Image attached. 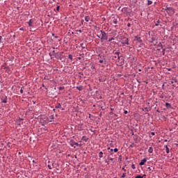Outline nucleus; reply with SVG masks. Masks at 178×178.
<instances>
[{
    "label": "nucleus",
    "instance_id": "1",
    "mask_svg": "<svg viewBox=\"0 0 178 178\" xmlns=\"http://www.w3.org/2000/svg\"><path fill=\"white\" fill-rule=\"evenodd\" d=\"M165 10L167 12L169 16H173V15H175V9H173L172 7L167 6L166 8H165Z\"/></svg>",
    "mask_w": 178,
    "mask_h": 178
},
{
    "label": "nucleus",
    "instance_id": "2",
    "mask_svg": "<svg viewBox=\"0 0 178 178\" xmlns=\"http://www.w3.org/2000/svg\"><path fill=\"white\" fill-rule=\"evenodd\" d=\"M122 13L127 15V16H130L131 15V10L129 9V8L124 7L122 9Z\"/></svg>",
    "mask_w": 178,
    "mask_h": 178
},
{
    "label": "nucleus",
    "instance_id": "3",
    "mask_svg": "<svg viewBox=\"0 0 178 178\" xmlns=\"http://www.w3.org/2000/svg\"><path fill=\"white\" fill-rule=\"evenodd\" d=\"M117 66H122V65H124V59H123V57H119L118 60H116Z\"/></svg>",
    "mask_w": 178,
    "mask_h": 178
},
{
    "label": "nucleus",
    "instance_id": "4",
    "mask_svg": "<svg viewBox=\"0 0 178 178\" xmlns=\"http://www.w3.org/2000/svg\"><path fill=\"white\" fill-rule=\"evenodd\" d=\"M100 33H102V37L100 38L102 42H104V40H108V33H106L104 31H100Z\"/></svg>",
    "mask_w": 178,
    "mask_h": 178
},
{
    "label": "nucleus",
    "instance_id": "5",
    "mask_svg": "<svg viewBox=\"0 0 178 178\" xmlns=\"http://www.w3.org/2000/svg\"><path fill=\"white\" fill-rule=\"evenodd\" d=\"M122 41L121 43L122 45H129V38H121Z\"/></svg>",
    "mask_w": 178,
    "mask_h": 178
},
{
    "label": "nucleus",
    "instance_id": "6",
    "mask_svg": "<svg viewBox=\"0 0 178 178\" xmlns=\"http://www.w3.org/2000/svg\"><path fill=\"white\" fill-rule=\"evenodd\" d=\"M70 145H71V147H74V148H76V147H79V145L80 147H81V145H79V143L74 142V140H71L70 141ZM74 145H76V146H74Z\"/></svg>",
    "mask_w": 178,
    "mask_h": 178
},
{
    "label": "nucleus",
    "instance_id": "7",
    "mask_svg": "<svg viewBox=\"0 0 178 178\" xmlns=\"http://www.w3.org/2000/svg\"><path fill=\"white\" fill-rule=\"evenodd\" d=\"M64 52L61 51L60 53H57L55 55V58H56V59H58L59 60H62V55H63Z\"/></svg>",
    "mask_w": 178,
    "mask_h": 178
},
{
    "label": "nucleus",
    "instance_id": "8",
    "mask_svg": "<svg viewBox=\"0 0 178 178\" xmlns=\"http://www.w3.org/2000/svg\"><path fill=\"white\" fill-rule=\"evenodd\" d=\"M111 24H118V19L115 17H113L111 19Z\"/></svg>",
    "mask_w": 178,
    "mask_h": 178
},
{
    "label": "nucleus",
    "instance_id": "9",
    "mask_svg": "<svg viewBox=\"0 0 178 178\" xmlns=\"http://www.w3.org/2000/svg\"><path fill=\"white\" fill-rule=\"evenodd\" d=\"M120 52H119V51L115 52V53H114L113 58H114L115 59H118V58L120 57Z\"/></svg>",
    "mask_w": 178,
    "mask_h": 178
},
{
    "label": "nucleus",
    "instance_id": "10",
    "mask_svg": "<svg viewBox=\"0 0 178 178\" xmlns=\"http://www.w3.org/2000/svg\"><path fill=\"white\" fill-rule=\"evenodd\" d=\"M145 162H147V159H143V160H141L140 163H139V165L140 166H143V165H145Z\"/></svg>",
    "mask_w": 178,
    "mask_h": 178
},
{
    "label": "nucleus",
    "instance_id": "11",
    "mask_svg": "<svg viewBox=\"0 0 178 178\" xmlns=\"http://www.w3.org/2000/svg\"><path fill=\"white\" fill-rule=\"evenodd\" d=\"M85 21L87 22H92V20L91 19V17H90V16L85 17Z\"/></svg>",
    "mask_w": 178,
    "mask_h": 178
},
{
    "label": "nucleus",
    "instance_id": "12",
    "mask_svg": "<svg viewBox=\"0 0 178 178\" xmlns=\"http://www.w3.org/2000/svg\"><path fill=\"white\" fill-rule=\"evenodd\" d=\"M58 53L55 52V50H54L51 53H49V55L51 56V58L52 59L54 57L52 56H55V55H56Z\"/></svg>",
    "mask_w": 178,
    "mask_h": 178
},
{
    "label": "nucleus",
    "instance_id": "13",
    "mask_svg": "<svg viewBox=\"0 0 178 178\" xmlns=\"http://www.w3.org/2000/svg\"><path fill=\"white\" fill-rule=\"evenodd\" d=\"M165 106H166L167 109H172V104H170L168 102L165 103Z\"/></svg>",
    "mask_w": 178,
    "mask_h": 178
},
{
    "label": "nucleus",
    "instance_id": "14",
    "mask_svg": "<svg viewBox=\"0 0 178 178\" xmlns=\"http://www.w3.org/2000/svg\"><path fill=\"white\" fill-rule=\"evenodd\" d=\"M135 38H136V41H138V42H143V40H141L140 37L135 36Z\"/></svg>",
    "mask_w": 178,
    "mask_h": 178
},
{
    "label": "nucleus",
    "instance_id": "15",
    "mask_svg": "<svg viewBox=\"0 0 178 178\" xmlns=\"http://www.w3.org/2000/svg\"><path fill=\"white\" fill-rule=\"evenodd\" d=\"M55 108L56 109H60L62 108V105L60 104V103H58L57 105H56Z\"/></svg>",
    "mask_w": 178,
    "mask_h": 178
},
{
    "label": "nucleus",
    "instance_id": "16",
    "mask_svg": "<svg viewBox=\"0 0 178 178\" xmlns=\"http://www.w3.org/2000/svg\"><path fill=\"white\" fill-rule=\"evenodd\" d=\"M148 152H149V154H152V152H154V149L152 148V147H150L149 148Z\"/></svg>",
    "mask_w": 178,
    "mask_h": 178
},
{
    "label": "nucleus",
    "instance_id": "17",
    "mask_svg": "<svg viewBox=\"0 0 178 178\" xmlns=\"http://www.w3.org/2000/svg\"><path fill=\"white\" fill-rule=\"evenodd\" d=\"M28 24L29 27H31V26H33V19H30L28 22Z\"/></svg>",
    "mask_w": 178,
    "mask_h": 178
},
{
    "label": "nucleus",
    "instance_id": "18",
    "mask_svg": "<svg viewBox=\"0 0 178 178\" xmlns=\"http://www.w3.org/2000/svg\"><path fill=\"white\" fill-rule=\"evenodd\" d=\"M81 140H82L83 141L87 142V141H88V138H87L86 136H83L82 138H81Z\"/></svg>",
    "mask_w": 178,
    "mask_h": 178
},
{
    "label": "nucleus",
    "instance_id": "19",
    "mask_svg": "<svg viewBox=\"0 0 178 178\" xmlns=\"http://www.w3.org/2000/svg\"><path fill=\"white\" fill-rule=\"evenodd\" d=\"M76 90H79V91H81L83 90V86H76Z\"/></svg>",
    "mask_w": 178,
    "mask_h": 178
},
{
    "label": "nucleus",
    "instance_id": "20",
    "mask_svg": "<svg viewBox=\"0 0 178 178\" xmlns=\"http://www.w3.org/2000/svg\"><path fill=\"white\" fill-rule=\"evenodd\" d=\"M99 158H104V152H100L99 153Z\"/></svg>",
    "mask_w": 178,
    "mask_h": 178
},
{
    "label": "nucleus",
    "instance_id": "21",
    "mask_svg": "<svg viewBox=\"0 0 178 178\" xmlns=\"http://www.w3.org/2000/svg\"><path fill=\"white\" fill-rule=\"evenodd\" d=\"M49 122H52V120H54V115H50L49 117Z\"/></svg>",
    "mask_w": 178,
    "mask_h": 178
},
{
    "label": "nucleus",
    "instance_id": "22",
    "mask_svg": "<svg viewBox=\"0 0 178 178\" xmlns=\"http://www.w3.org/2000/svg\"><path fill=\"white\" fill-rule=\"evenodd\" d=\"M175 83H177V80L176 79H172V81H171V84H175Z\"/></svg>",
    "mask_w": 178,
    "mask_h": 178
},
{
    "label": "nucleus",
    "instance_id": "23",
    "mask_svg": "<svg viewBox=\"0 0 178 178\" xmlns=\"http://www.w3.org/2000/svg\"><path fill=\"white\" fill-rule=\"evenodd\" d=\"M68 58L70 59V60H73V56L72 54H69Z\"/></svg>",
    "mask_w": 178,
    "mask_h": 178
},
{
    "label": "nucleus",
    "instance_id": "24",
    "mask_svg": "<svg viewBox=\"0 0 178 178\" xmlns=\"http://www.w3.org/2000/svg\"><path fill=\"white\" fill-rule=\"evenodd\" d=\"M1 102H3V104H6V102H8V99L6 97L4 99L1 101Z\"/></svg>",
    "mask_w": 178,
    "mask_h": 178
},
{
    "label": "nucleus",
    "instance_id": "25",
    "mask_svg": "<svg viewBox=\"0 0 178 178\" xmlns=\"http://www.w3.org/2000/svg\"><path fill=\"white\" fill-rule=\"evenodd\" d=\"M165 151L167 154H169V147H168V145H165Z\"/></svg>",
    "mask_w": 178,
    "mask_h": 178
},
{
    "label": "nucleus",
    "instance_id": "26",
    "mask_svg": "<svg viewBox=\"0 0 178 178\" xmlns=\"http://www.w3.org/2000/svg\"><path fill=\"white\" fill-rule=\"evenodd\" d=\"M79 60H84V56L78 57Z\"/></svg>",
    "mask_w": 178,
    "mask_h": 178
},
{
    "label": "nucleus",
    "instance_id": "27",
    "mask_svg": "<svg viewBox=\"0 0 178 178\" xmlns=\"http://www.w3.org/2000/svg\"><path fill=\"white\" fill-rule=\"evenodd\" d=\"M58 90H60V91H61L62 90H65V86H60L58 88Z\"/></svg>",
    "mask_w": 178,
    "mask_h": 178
},
{
    "label": "nucleus",
    "instance_id": "28",
    "mask_svg": "<svg viewBox=\"0 0 178 178\" xmlns=\"http://www.w3.org/2000/svg\"><path fill=\"white\" fill-rule=\"evenodd\" d=\"M108 159H109V161H111V162H113V158H111L110 156H108Z\"/></svg>",
    "mask_w": 178,
    "mask_h": 178
},
{
    "label": "nucleus",
    "instance_id": "29",
    "mask_svg": "<svg viewBox=\"0 0 178 178\" xmlns=\"http://www.w3.org/2000/svg\"><path fill=\"white\" fill-rule=\"evenodd\" d=\"M159 23H161V21L159 19V20L157 21V23L155 24V26H159Z\"/></svg>",
    "mask_w": 178,
    "mask_h": 178
},
{
    "label": "nucleus",
    "instance_id": "30",
    "mask_svg": "<svg viewBox=\"0 0 178 178\" xmlns=\"http://www.w3.org/2000/svg\"><path fill=\"white\" fill-rule=\"evenodd\" d=\"M147 5H152V1L148 0V1H147Z\"/></svg>",
    "mask_w": 178,
    "mask_h": 178
},
{
    "label": "nucleus",
    "instance_id": "31",
    "mask_svg": "<svg viewBox=\"0 0 178 178\" xmlns=\"http://www.w3.org/2000/svg\"><path fill=\"white\" fill-rule=\"evenodd\" d=\"M122 178L126 177V172H124L122 175L121 176Z\"/></svg>",
    "mask_w": 178,
    "mask_h": 178
},
{
    "label": "nucleus",
    "instance_id": "32",
    "mask_svg": "<svg viewBox=\"0 0 178 178\" xmlns=\"http://www.w3.org/2000/svg\"><path fill=\"white\" fill-rule=\"evenodd\" d=\"M113 40H115L114 38H111L108 39V42H111V41H113Z\"/></svg>",
    "mask_w": 178,
    "mask_h": 178
},
{
    "label": "nucleus",
    "instance_id": "33",
    "mask_svg": "<svg viewBox=\"0 0 178 178\" xmlns=\"http://www.w3.org/2000/svg\"><path fill=\"white\" fill-rule=\"evenodd\" d=\"M81 48H83V49H84V48H86V46H84V44H81Z\"/></svg>",
    "mask_w": 178,
    "mask_h": 178
},
{
    "label": "nucleus",
    "instance_id": "34",
    "mask_svg": "<svg viewBox=\"0 0 178 178\" xmlns=\"http://www.w3.org/2000/svg\"><path fill=\"white\" fill-rule=\"evenodd\" d=\"M131 168H132V169H136V165L132 164V165H131Z\"/></svg>",
    "mask_w": 178,
    "mask_h": 178
},
{
    "label": "nucleus",
    "instance_id": "35",
    "mask_svg": "<svg viewBox=\"0 0 178 178\" xmlns=\"http://www.w3.org/2000/svg\"><path fill=\"white\" fill-rule=\"evenodd\" d=\"M135 178H143V176H141V175H138V176H136Z\"/></svg>",
    "mask_w": 178,
    "mask_h": 178
},
{
    "label": "nucleus",
    "instance_id": "36",
    "mask_svg": "<svg viewBox=\"0 0 178 178\" xmlns=\"http://www.w3.org/2000/svg\"><path fill=\"white\" fill-rule=\"evenodd\" d=\"M59 9H60V6H58L57 7H56V10H59Z\"/></svg>",
    "mask_w": 178,
    "mask_h": 178
},
{
    "label": "nucleus",
    "instance_id": "37",
    "mask_svg": "<svg viewBox=\"0 0 178 178\" xmlns=\"http://www.w3.org/2000/svg\"><path fill=\"white\" fill-rule=\"evenodd\" d=\"M118 151H119V149L118 148L114 149V152H118Z\"/></svg>",
    "mask_w": 178,
    "mask_h": 178
},
{
    "label": "nucleus",
    "instance_id": "38",
    "mask_svg": "<svg viewBox=\"0 0 178 178\" xmlns=\"http://www.w3.org/2000/svg\"><path fill=\"white\" fill-rule=\"evenodd\" d=\"M99 63H104V60H99Z\"/></svg>",
    "mask_w": 178,
    "mask_h": 178
},
{
    "label": "nucleus",
    "instance_id": "39",
    "mask_svg": "<svg viewBox=\"0 0 178 178\" xmlns=\"http://www.w3.org/2000/svg\"><path fill=\"white\" fill-rule=\"evenodd\" d=\"M7 147H8V148H10V143H8Z\"/></svg>",
    "mask_w": 178,
    "mask_h": 178
},
{
    "label": "nucleus",
    "instance_id": "40",
    "mask_svg": "<svg viewBox=\"0 0 178 178\" xmlns=\"http://www.w3.org/2000/svg\"><path fill=\"white\" fill-rule=\"evenodd\" d=\"M81 24H84V19H81Z\"/></svg>",
    "mask_w": 178,
    "mask_h": 178
},
{
    "label": "nucleus",
    "instance_id": "41",
    "mask_svg": "<svg viewBox=\"0 0 178 178\" xmlns=\"http://www.w3.org/2000/svg\"><path fill=\"white\" fill-rule=\"evenodd\" d=\"M131 24L130 23L127 24V27H131Z\"/></svg>",
    "mask_w": 178,
    "mask_h": 178
},
{
    "label": "nucleus",
    "instance_id": "42",
    "mask_svg": "<svg viewBox=\"0 0 178 178\" xmlns=\"http://www.w3.org/2000/svg\"><path fill=\"white\" fill-rule=\"evenodd\" d=\"M2 42V36H0V44Z\"/></svg>",
    "mask_w": 178,
    "mask_h": 178
},
{
    "label": "nucleus",
    "instance_id": "43",
    "mask_svg": "<svg viewBox=\"0 0 178 178\" xmlns=\"http://www.w3.org/2000/svg\"><path fill=\"white\" fill-rule=\"evenodd\" d=\"M20 92H21V94H23V88H21Z\"/></svg>",
    "mask_w": 178,
    "mask_h": 178
},
{
    "label": "nucleus",
    "instance_id": "44",
    "mask_svg": "<svg viewBox=\"0 0 178 178\" xmlns=\"http://www.w3.org/2000/svg\"><path fill=\"white\" fill-rule=\"evenodd\" d=\"M124 115H127L128 111H124Z\"/></svg>",
    "mask_w": 178,
    "mask_h": 178
},
{
    "label": "nucleus",
    "instance_id": "45",
    "mask_svg": "<svg viewBox=\"0 0 178 178\" xmlns=\"http://www.w3.org/2000/svg\"><path fill=\"white\" fill-rule=\"evenodd\" d=\"M152 136H155V132H151Z\"/></svg>",
    "mask_w": 178,
    "mask_h": 178
},
{
    "label": "nucleus",
    "instance_id": "46",
    "mask_svg": "<svg viewBox=\"0 0 178 178\" xmlns=\"http://www.w3.org/2000/svg\"><path fill=\"white\" fill-rule=\"evenodd\" d=\"M119 160H120V161H122V156H119Z\"/></svg>",
    "mask_w": 178,
    "mask_h": 178
},
{
    "label": "nucleus",
    "instance_id": "47",
    "mask_svg": "<svg viewBox=\"0 0 178 178\" xmlns=\"http://www.w3.org/2000/svg\"><path fill=\"white\" fill-rule=\"evenodd\" d=\"M148 170H149V171L152 170V169H151V167H148Z\"/></svg>",
    "mask_w": 178,
    "mask_h": 178
},
{
    "label": "nucleus",
    "instance_id": "48",
    "mask_svg": "<svg viewBox=\"0 0 178 178\" xmlns=\"http://www.w3.org/2000/svg\"><path fill=\"white\" fill-rule=\"evenodd\" d=\"M156 112H158L159 113H161V111L159 109L156 110Z\"/></svg>",
    "mask_w": 178,
    "mask_h": 178
},
{
    "label": "nucleus",
    "instance_id": "49",
    "mask_svg": "<svg viewBox=\"0 0 178 178\" xmlns=\"http://www.w3.org/2000/svg\"><path fill=\"white\" fill-rule=\"evenodd\" d=\"M122 170H124V172H126V170L124 169V167L122 168Z\"/></svg>",
    "mask_w": 178,
    "mask_h": 178
},
{
    "label": "nucleus",
    "instance_id": "50",
    "mask_svg": "<svg viewBox=\"0 0 178 178\" xmlns=\"http://www.w3.org/2000/svg\"><path fill=\"white\" fill-rule=\"evenodd\" d=\"M49 169H51V165H48Z\"/></svg>",
    "mask_w": 178,
    "mask_h": 178
},
{
    "label": "nucleus",
    "instance_id": "51",
    "mask_svg": "<svg viewBox=\"0 0 178 178\" xmlns=\"http://www.w3.org/2000/svg\"><path fill=\"white\" fill-rule=\"evenodd\" d=\"M111 152H113V149H111Z\"/></svg>",
    "mask_w": 178,
    "mask_h": 178
},
{
    "label": "nucleus",
    "instance_id": "52",
    "mask_svg": "<svg viewBox=\"0 0 178 178\" xmlns=\"http://www.w3.org/2000/svg\"><path fill=\"white\" fill-rule=\"evenodd\" d=\"M79 33H82L81 30H79Z\"/></svg>",
    "mask_w": 178,
    "mask_h": 178
},
{
    "label": "nucleus",
    "instance_id": "53",
    "mask_svg": "<svg viewBox=\"0 0 178 178\" xmlns=\"http://www.w3.org/2000/svg\"><path fill=\"white\" fill-rule=\"evenodd\" d=\"M97 37H98V38H101V37H99V35H97Z\"/></svg>",
    "mask_w": 178,
    "mask_h": 178
},
{
    "label": "nucleus",
    "instance_id": "54",
    "mask_svg": "<svg viewBox=\"0 0 178 178\" xmlns=\"http://www.w3.org/2000/svg\"><path fill=\"white\" fill-rule=\"evenodd\" d=\"M138 72H141V69H139V70H138Z\"/></svg>",
    "mask_w": 178,
    "mask_h": 178
},
{
    "label": "nucleus",
    "instance_id": "55",
    "mask_svg": "<svg viewBox=\"0 0 178 178\" xmlns=\"http://www.w3.org/2000/svg\"><path fill=\"white\" fill-rule=\"evenodd\" d=\"M145 177V175H143V176H142V177Z\"/></svg>",
    "mask_w": 178,
    "mask_h": 178
},
{
    "label": "nucleus",
    "instance_id": "56",
    "mask_svg": "<svg viewBox=\"0 0 178 178\" xmlns=\"http://www.w3.org/2000/svg\"><path fill=\"white\" fill-rule=\"evenodd\" d=\"M173 87H175L176 86H175V84H172Z\"/></svg>",
    "mask_w": 178,
    "mask_h": 178
},
{
    "label": "nucleus",
    "instance_id": "57",
    "mask_svg": "<svg viewBox=\"0 0 178 178\" xmlns=\"http://www.w3.org/2000/svg\"><path fill=\"white\" fill-rule=\"evenodd\" d=\"M42 87H44V84H42Z\"/></svg>",
    "mask_w": 178,
    "mask_h": 178
},
{
    "label": "nucleus",
    "instance_id": "58",
    "mask_svg": "<svg viewBox=\"0 0 178 178\" xmlns=\"http://www.w3.org/2000/svg\"><path fill=\"white\" fill-rule=\"evenodd\" d=\"M110 115H112V112H111V113H110Z\"/></svg>",
    "mask_w": 178,
    "mask_h": 178
},
{
    "label": "nucleus",
    "instance_id": "59",
    "mask_svg": "<svg viewBox=\"0 0 178 178\" xmlns=\"http://www.w3.org/2000/svg\"><path fill=\"white\" fill-rule=\"evenodd\" d=\"M108 149H111V148H110V147H108Z\"/></svg>",
    "mask_w": 178,
    "mask_h": 178
},
{
    "label": "nucleus",
    "instance_id": "60",
    "mask_svg": "<svg viewBox=\"0 0 178 178\" xmlns=\"http://www.w3.org/2000/svg\"><path fill=\"white\" fill-rule=\"evenodd\" d=\"M22 29H23V28L20 29V30H22Z\"/></svg>",
    "mask_w": 178,
    "mask_h": 178
},
{
    "label": "nucleus",
    "instance_id": "61",
    "mask_svg": "<svg viewBox=\"0 0 178 178\" xmlns=\"http://www.w3.org/2000/svg\"><path fill=\"white\" fill-rule=\"evenodd\" d=\"M92 67V69H95V67Z\"/></svg>",
    "mask_w": 178,
    "mask_h": 178
},
{
    "label": "nucleus",
    "instance_id": "62",
    "mask_svg": "<svg viewBox=\"0 0 178 178\" xmlns=\"http://www.w3.org/2000/svg\"><path fill=\"white\" fill-rule=\"evenodd\" d=\"M44 79H47V76H45Z\"/></svg>",
    "mask_w": 178,
    "mask_h": 178
},
{
    "label": "nucleus",
    "instance_id": "63",
    "mask_svg": "<svg viewBox=\"0 0 178 178\" xmlns=\"http://www.w3.org/2000/svg\"><path fill=\"white\" fill-rule=\"evenodd\" d=\"M130 97H131H131H133V96L131 95Z\"/></svg>",
    "mask_w": 178,
    "mask_h": 178
},
{
    "label": "nucleus",
    "instance_id": "64",
    "mask_svg": "<svg viewBox=\"0 0 178 178\" xmlns=\"http://www.w3.org/2000/svg\"><path fill=\"white\" fill-rule=\"evenodd\" d=\"M165 141H168V140H165Z\"/></svg>",
    "mask_w": 178,
    "mask_h": 178
}]
</instances>
